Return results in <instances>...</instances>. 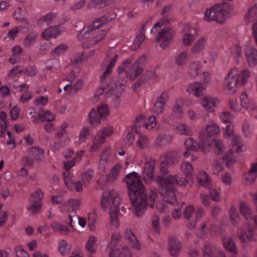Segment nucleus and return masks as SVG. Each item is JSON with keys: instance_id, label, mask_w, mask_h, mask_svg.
Masks as SVG:
<instances>
[{"instance_id": "nucleus-20", "label": "nucleus", "mask_w": 257, "mask_h": 257, "mask_svg": "<svg viewBox=\"0 0 257 257\" xmlns=\"http://www.w3.org/2000/svg\"><path fill=\"white\" fill-rule=\"evenodd\" d=\"M232 147L231 152L228 153L225 155L223 157L224 159L227 160L226 163L228 164L229 162H233L234 161V159L231 157V155L232 154V152H239L241 150L242 148L243 147V144L242 143L241 137L239 136H233L232 137Z\"/></svg>"}, {"instance_id": "nucleus-23", "label": "nucleus", "mask_w": 257, "mask_h": 257, "mask_svg": "<svg viewBox=\"0 0 257 257\" xmlns=\"http://www.w3.org/2000/svg\"><path fill=\"white\" fill-rule=\"evenodd\" d=\"M218 101L217 98L210 96H205L199 100L202 107L208 112H212L214 110L216 103Z\"/></svg>"}, {"instance_id": "nucleus-5", "label": "nucleus", "mask_w": 257, "mask_h": 257, "mask_svg": "<svg viewBox=\"0 0 257 257\" xmlns=\"http://www.w3.org/2000/svg\"><path fill=\"white\" fill-rule=\"evenodd\" d=\"M169 21L168 17L162 18L154 24L153 29L150 30L151 33L154 30L158 32L156 40L157 42H160V46L162 48H165L168 46L174 35V31L170 28L166 27Z\"/></svg>"}, {"instance_id": "nucleus-62", "label": "nucleus", "mask_w": 257, "mask_h": 257, "mask_svg": "<svg viewBox=\"0 0 257 257\" xmlns=\"http://www.w3.org/2000/svg\"><path fill=\"white\" fill-rule=\"evenodd\" d=\"M121 235L118 232H115L112 234L111 236V240L108 244V247L110 248L115 246L118 242L120 240Z\"/></svg>"}, {"instance_id": "nucleus-29", "label": "nucleus", "mask_w": 257, "mask_h": 257, "mask_svg": "<svg viewBox=\"0 0 257 257\" xmlns=\"http://www.w3.org/2000/svg\"><path fill=\"white\" fill-rule=\"evenodd\" d=\"M61 33V31L59 26L50 27L44 31L41 37L45 40H49L53 38H56Z\"/></svg>"}, {"instance_id": "nucleus-45", "label": "nucleus", "mask_w": 257, "mask_h": 257, "mask_svg": "<svg viewBox=\"0 0 257 257\" xmlns=\"http://www.w3.org/2000/svg\"><path fill=\"white\" fill-rule=\"evenodd\" d=\"M38 35V33L36 32H31L27 34L23 42L24 46L29 48L35 42Z\"/></svg>"}, {"instance_id": "nucleus-17", "label": "nucleus", "mask_w": 257, "mask_h": 257, "mask_svg": "<svg viewBox=\"0 0 257 257\" xmlns=\"http://www.w3.org/2000/svg\"><path fill=\"white\" fill-rule=\"evenodd\" d=\"M203 257H226L224 252L219 248L205 244L203 248Z\"/></svg>"}, {"instance_id": "nucleus-58", "label": "nucleus", "mask_w": 257, "mask_h": 257, "mask_svg": "<svg viewBox=\"0 0 257 257\" xmlns=\"http://www.w3.org/2000/svg\"><path fill=\"white\" fill-rule=\"evenodd\" d=\"M109 4L110 3L108 0H92L89 3L88 7L91 8H102L106 6Z\"/></svg>"}, {"instance_id": "nucleus-24", "label": "nucleus", "mask_w": 257, "mask_h": 257, "mask_svg": "<svg viewBox=\"0 0 257 257\" xmlns=\"http://www.w3.org/2000/svg\"><path fill=\"white\" fill-rule=\"evenodd\" d=\"M110 156L111 152L109 148L105 149L100 154L98 165L100 171H105L107 166L110 163Z\"/></svg>"}, {"instance_id": "nucleus-13", "label": "nucleus", "mask_w": 257, "mask_h": 257, "mask_svg": "<svg viewBox=\"0 0 257 257\" xmlns=\"http://www.w3.org/2000/svg\"><path fill=\"white\" fill-rule=\"evenodd\" d=\"M230 70L231 73L235 76L238 84L244 85L248 83L251 75V72L249 69L245 68L239 70L237 67H233Z\"/></svg>"}, {"instance_id": "nucleus-42", "label": "nucleus", "mask_w": 257, "mask_h": 257, "mask_svg": "<svg viewBox=\"0 0 257 257\" xmlns=\"http://www.w3.org/2000/svg\"><path fill=\"white\" fill-rule=\"evenodd\" d=\"M239 210L241 214L246 219H250L252 217V211L249 205L244 202L240 203Z\"/></svg>"}, {"instance_id": "nucleus-28", "label": "nucleus", "mask_w": 257, "mask_h": 257, "mask_svg": "<svg viewBox=\"0 0 257 257\" xmlns=\"http://www.w3.org/2000/svg\"><path fill=\"white\" fill-rule=\"evenodd\" d=\"M245 57L250 67L257 65V50L256 49L251 47H247L245 50Z\"/></svg>"}, {"instance_id": "nucleus-25", "label": "nucleus", "mask_w": 257, "mask_h": 257, "mask_svg": "<svg viewBox=\"0 0 257 257\" xmlns=\"http://www.w3.org/2000/svg\"><path fill=\"white\" fill-rule=\"evenodd\" d=\"M123 236L132 247L138 250L141 249V245L131 229L126 228L123 233Z\"/></svg>"}, {"instance_id": "nucleus-63", "label": "nucleus", "mask_w": 257, "mask_h": 257, "mask_svg": "<svg viewBox=\"0 0 257 257\" xmlns=\"http://www.w3.org/2000/svg\"><path fill=\"white\" fill-rule=\"evenodd\" d=\"M89 135V129L88 127H83L80 131L79 135V145L84 142Z\"/></svg>"}, {"instance_id": "nucleus-44", "label": "nucleus", "mask_w": 257, "mask_h": 257, "mask_svg": "<svg viewBox=\"0 0 257 257\" xmlns=\"http://www.w3.org/2000/svg\"><path fill=\"white\" fill-rule=\"evenodd\" d=\"M102 117L99 114H97V111L93 109L89 114L90 123L93 126H97L101 122V118Z\"/></svg>"}, {"instance_id": "nucleus-6", "label": "nucleus", "mask_w": 257, "mask_h": 257, "mask_svg": "<svg viewBox=\"0 0 257 257\" xmlns=\"http://www.w3.org/2000/svg\"><path fill=\"white\" fill-rule=\"evenodd\" d=\"M205 214L204 210L201 208L195 210L193 205H189L185 207L183 211L184 217L187 220V226L190 229L194 228L196 222L202 218Z\"/></svg>"}, {"instance_id": "nucleus-3", "label": "nucleus", "mask_w": 257, "mask_h": 257, "mask_svg": "<svg viewBox=\"0 0 257 257\" xmlns=\"http://www.w3.org/2000/svg\"><path fill=\"white\" fill-rule=\"evenodd\" d=\"M134 59L130 57L124 60L117 68L118 80L120 86H124L128 79L134 80L143 71L142 65L147 59L146 56L142 55L132 64Z\"/></svg>"}, {"instance_id": "nucleus-19", "label": "nucleus", "mask_w": 257, "mask_h": 257, "mask_svg": "<svg viewBox=\"0 0 257 257\" xmlns=\"http://www.w3.org/2000/svg\"><path fill=\"white\" fill-rule=\"evenodd\" d=\"M173 139V136L170 134L161 133L154 140L153 145L157 148H162L169 145L172 142Z\"/></svg>"}, {"instance_id": "nucleus-40", "label": "nucleus", "mask_w": 257, "mask_h": 257, "mask_svg": "<svg viewBox=\"0 0 257 257\" xmlns=\"http://www.w3.org/2000/svg\"><path fill=\"white\" fill-rule=\"evenodd\" d=\"M257 18V6L254 5L248 9L244 15V20L249 24L253 22Z\"/></svg>"}, {"instance_id": "nucleus-35", "label": "nucleus", "mask_w": 257, "mask_h": 257, "mask_svg": "<svg viewBox=\"0 0 257 257\" xmlns=\"http://www.w3.org/2000/svg\"><path fill=\"white\" fill-rule=\"evenodd\" d=\"M202 68L201 63L195 61L190 64L188 69V74L192 78H194L198 75Z\"/></svg>"}, {"instance_id": "nucleus-61", "label": "nucleus", "mask_w": 257, "mask_h": 257, "mask_svg": "<svg viewBox=\"0 0 257 257\" xmlns=\"http://www.w3.org/2000/svg\"><path fill=\"white\" fill-rule=\"evenodd\" d=\"M229 215L232 225L234 226L236 225L239 221V217L236 209L233 206H231L229 210Z\"/></svg>"}, {"instance_id": "nucleus-1", "label": "nucleus", "mask_w": 257, "mask_h": 257, "mask_svg": "<svg viewBox=\"0 0 257 257\" xmlns=\"http://www.w3.org/2000/svg\"><path fill=\"white\" fill-rule=\"evenodd\" d=\"M127 185L134 214L141 217L147 208L146 189L140 176L135 172L126 175L123 179Z\"/></svg>"}, {"instance_id": "nucleus-15", "label": "nucleus", "mask_w": 257, "mask_h": 257, "mask_svg": "<svg viewBox=\"0 0 257 257\" xmlns=\"http://www.w3.org/2000/svg\"><path fill=\"white\" fill-rule=\"evenodd\" d=\"M168 250L173 257H178L182 248L181 243L175 236H170L168 241Z\"/></svg>"}, {"instance_id": "nucleus-30", "label": "nucleus", "mask_w": 257, "mask_h": 257, "mask_svg": "<svg viewBox=\"0 0 257 257\" xmlns=\"http://www.w3.org/2000/svg\"><path fill=\"white\" fill-rule=\"evenodd\" d=\"M109 257H133L129 247L124 246L120 249H114L109 253Z\"/></svg>"}, {"instance_id": "nucleus-34", "label": "nucleus", "mask_w": 257, "mask_h": 257, "mask_svg": "<svg viewBox=\"0 0 257 257\" xmlns=\"http://www.w3.org/2000/svg\"><path fill=\"white\" fill-rule=\"evenodd\" d=\"M224 247L230 252L235 253L237 252L236 246L230 236H226L222 238Z\"/></svg>"}, {"instance_id": "nucleus-27", "label": "nucleus", "mask_w": 257, "mask_h": 257, "mask_svg": "<svg viewBox=\"0 0 257 257\" xmlns=\"http://www.w3.org/2000/svg\"><path fill=\"white\" fill-rule=\"evenodd\" d=\"M165 163L169 165H175L178 163L180 160V155L177 150H170L167 151L163 155Z\"/></svg>"}, {"instance_id": "nucleus-37", "label": "nucleus", "mask_w": 257, "mask_h": 257, "mask_svg": "<svg viewBox=\"0 0 257 257\" xmlns=\"http://www.w3.org/2000/svg\"><path fill=\"white\" fill-rule=\"evenodd\" d=\"M207 39L204 38L199 39L191 49V53L192 54L199 53L204 49L206 44Z\"/></svg>"}, {"instance_id": "nucleus-36", "label": "nucleus", "mask_w": 257, "mask_h": 257, "mask_svg": "<svg viewBox=\"0 0 257 257\" xmlns=\"http://www.w3.org/2000/svg\"><path fill=\"white\" fill-rule=\"evenodd\" d=\"M29 155L33 156L36 160L42 161L44 159V152L39 147H32L29 149L28 151Z\"/></svg>"}, {"instance_id": "nucleus-46", "label": "nucleus", "mask_w": 257, "mask_h": 257, "mask_svg": "<svg viewBox=\"0 0 257 257\" xmlns=\"http://www.w3.org/2000/svg\"><path fill=\"white\" fill-rule=\"evenodd\" d=\"M38 117L42 121H52L55 118V114L48 110H42L38 113Z\"/></svg>"}, {"instance_id": "nucleus-26", "label": "nucleus", "mask_w": 257, "mask_h": 257, "mask_svg": "<svg viewBox=\"0 0 257 257\" xmlns=\"http://www.w3.org/2000/svg\"><path fill=\"white\" fill-rule=\"evenodd\" d=\"M70 223L68 225L61 224L57 222H53L51 224V227L55 232H59L63 234H67L69 233L73 228L71 224L72 221V216L69 215Z\"/></svg>"}, {"instance_id": "nucleus-16", "label": "nucleus", "mask_w": 257, "mask_h": 257, "mask_svg": "<svg viewBox=\"0 0 257 257\" xmlns=\"http://www.w3.org/2000/svg\"><path fill=\"white\" fill-rule=\"evenodd\" d=\"M168 99V93L166 91L162 92L154 104L153 112L157 114L162 113Z\"/></svg>"}, {"instance_id": "nucleus-7", "label": "nucleus", "mask_w": 257, "mask_h": 257, "mask_svg": "<svg viewBox=\"0 0 257 257\" xmlns=\"http://www.w3.org/2000/svg\"><path fill=\"white\" fill-rule=\"evenodd\" d=\"M119 207V201L116 192L113 190H105L101 196V207L103 211L108 208L111 210L112 208Z\"/></svg>"}, {"instance_id": "nucleus-18", "label": "nucleus", "mask_w": 257, "mask_h": 257, "mask_svg": "<svg viewBox=\"0 0 257 257\" xmlns=\"http://www.w3.org/2000/svg\"><path fill=\"white\" fill-rule=\"evenodd\" d=\"M80 204L81 201L79 199H70L62 204L59 209L61 212H69L75 214V211L79 208Z\"/></svg>"}, {"instance_id": "nucleus-48", "label": "nucleus", "mask_w": 257, "mask_h": 257, "mask_svg": "<svg viewBox=\"0 0 257 257\" xmlns=\"http://www.w3.org/2000/svg\"><path fill=\"white\" fill-rule=\"evenodd\" d=\"M118 58V55L113 51H108L106 56L105 62L109 61V63L107 67L112 69L114 67L116 61Z\"/></svg>"}, {"instance_id": "nucleus-9", "label": "nucleus", "mask_w": 257, "mask_h": 257, "mask_svg": "<svg viewBox=\"0 0 257 257\" xmlns=\"http://www.w3.org/2000/svg\"><path fill=\"white\" fill-rule=\"evenodd\" d=\"M68 19L67 17H58L56 13L50 12L43 17H41L39 20V23L41 25L44 24L51 25L55 24V26H59L68 21Z\"/></svg>"}, {"instance_id": "nucleus-14", "label": "nucleus", "mask_w": 257, "mask_h": 257, "mask_svg": "<svg viewBox=\"0 0 257 257\" xmlns=\"http://www.w3.org/2000/svg\"><path fill=\"white\" fill-rule=\"evenodd\" d=\"M237 82L235 76L231 73V70L224 79L223 88L226 93L232 95L237 91Z\"/></svg>"}, {"instance_id": "nucleus-54", "label": "nucleus", "mask_w": 257, "mask_h": 257, "mask_svg": "<svg viewBox=\"0 0 257 257\" xmlns=\"http://www.w3.org/2000/svg\"><path fill=\"white\" fill-rule=\"evenodd\" d=\"M195 41L194 36L190 32H184L182 34V42L185 46H190Z\"/></svg>"}, {"instance_id": "nucleus-52", "label": "nucleus", "mask_w": 257, "mask_h": 257, "mask_svg": "<svg viewBox=\"0 0 257 257\" xmlns=\"http://www.w3.org/2000/svg\"><path fill=\"white\" fill-rule=\"evenodd\" d=\"M181 171L186 176H191L193 172V167L188 162H182L180 167Z\"/></svg>"}, {"instance_id": "nucleus-11", "label": "nucleus", "mask_w": 257, "mask_h": 257, "mask_svg": "<svg viewBox=\"0 0 257 257\" xmlns=\"http://www.w3.org/2000/svg\"><path fill=\"white\" fill-rule=\"evenodd\" d=\"M219 133L220 128L218 125L212 122L207 124L205 128L200 132L199 138L200 141L204 143L208 140L209 137L218 135Z\"/></svg>"}, {"instance_id": "nucleus-64", "label": "nucleus", "mask_w": 257, "mask_h": 257, "mask_svg": "<svg viewBox=\"0 0 257 257\" xmlns=\"http://www.w3.org/2000/svg\"><path fill=\"white\" fill-rule=\"evenodd\" d=\"M220 118L223 123H231L233 121V116L230 112L223 111L220 114Z\"/></svg>"}, {"instance_id": "nucleus-51", "label": "nucleus", "mask_w": 257, "mask_h": 257, "mask_svg": "<svg viewBox=\"0 0 257 257\" xmlns=\"http://www.w3.org/2000/svg\"><path fill=\"white\" fill-rule=\"evenodd\" d=\"M64 183L71 190H73V175L69 171H66L63 173Z\"/></svg>"}, {"instance_id": "nucleus-47", "label": "nucleus", "mask_w": 257, "mask_h": 257, "mask_svg": "<svg viewBox=\"0 0 257 257\" xmlns=\"http://www.w3.org/2000/svg\"><path fill=\"white\" fill-rule=\"evenodd\" d=\"M176 132L181 135L190 136L192 132L190 127L185 124L179 123L176 126Z\"/></svg>"}, {"instance_id": "nucleus-57", "label": "nucleus", "mask_w": 257, "mask_h": 257, "mask_svg": "<svg viewBox=\"0 0 257 257\" xmlns=\"http://www.w3.org/2000/svg\"><path fill=\"white\" fill-rule=\"evenodd\" d=\"M121 169L122 166L120 164H117L114 165L111 169L110 172L108 175V177L106 179L107 181L108 182L110 178H112L113 180L117 178L119 175V173L121 170Z\"/></svg>"}, {"instance_id": "nucleus-21", "label": "nucleus", "mask_w": 257, "mask_h": 257, "mask_svg": "<svg viewBox=\"0 0 257 257\" xmlns=\"http://www.w3.org/2000/svg\"><path fill=\"white\" fill-rule=\"evenodd\" d=\"M206 88V85L202 82H194L187 86L186 90L189 94L198 97L203 95V91Z\"/></svg>"}, {"instance_id": "nucleus-33", "label": "nucleus", "mask_w": 257, "mask_h": 257, "mask_svg": "<svg viewBox=\"0 0 257 257\" xmlns=\"http://www.w3.org/2000/svg\"><path fill=\"white\" fill-rule=\"evenodd\" d=\"M197 179L199 183L203 186L209 187L211 182L207 173L203 170H200L198 172Z\"/></svg>"}, {"instance_id": "nucleus-22", "label": "nucleus", "mask_w": 257, "mask_h": 257, "mask_svg": "<svg viewBox=\"0 0 257 257\" xmlns=\"http://www.w3.org/2000/svg\"><path fill=\"white\" fill-rule=\"evenodd\" d=\"M228 46L231 55L234 58H237L241 55L242 49L237 38H230L228 41Z\"/></svg>"}, {"instance_id": "nucleus-32", "label": "nucleus", "mask_w": 257, "mask_h": 257, "mask_svg": "<svg viewBox=\"0 0 257 257\" xmlns=\"http://www.w3.org/2000/svg\"><path fill=\"white\" fill-rule=\"evenodd\" d=\"M136 141L137 146L141 149H145L149 148L150 141L149 138L146 135L141 133H137Z\"/></svg>"}, {"instance_id": "nucleus-4", "label": "nucleus", "mask_w": 257, "mask_h": 257, "mask_svg": "<svg viewBox=\"0 0 257 257\" xmlns=\"http://www.w3.org/2000/svg\"><path fill=\"white\" fill-rule=\"evenodd\" d=\"M106 22V20L101 18L93 22V24L89 26L85 31H81L78 37L82 40L83 47L92 46L104 38L107 31L105 30H99L98 28Z\"/></svg>"}, {"instance_id": "nucleus-49", "label": "nucleus", "mask_w": 257, "mask_h": 257, "mask_svg": "<svg viewBox=\"0 0 257 257\" xmlns=\"http://www.w3.org/2000/svg\"><path fill=\"white\" fill-rule=\"evenodd\" d=\"M216 5L207 9L204 13V19L205 21L210 22L216 20Z\"/></svg>"}, {"instance_id": "nucleus-8", "label": "nucleus", "mask_w": 257, "mask_h": 257, "mask_svg": "<svg viewBox=\"0 0 257 257\" xmlns=\"http://www.w3.org/2000/svg\"><path fill=\"white\" fill-rule=\"evenodd\" d=\"M234 10L232 6L228 4H217L216 8V20L217 22L223 24L225 22Z\"/></svg>"}, {"instance_id": "nucleus-43", "label": "nucleus", "mask_w": 257, "mask_h": 257, "mask_svg": "<svg viewBox=\"0 0 257 257\" xmlns=\"http://www.w3.org/2000/svg\"><path fill=\"white\" fill-rule=\"evenodd\" d=\"M29 201L30 205L28 207L29 212L32 215L38 213L41 210V203L34 201V200H32V198L30 199Z\"/></svg>"}, {"instance_id": "nucleus-59", "label": "nucleus", "mask_w": 257, "mask_h": 257, "mask_svg": "<svg viewBox=\"0 0 257 257\" xmlns=\"http://www.w3.org/2000/svg\"><path fill=\"white\" fill-rule=\"evenodd\" d=\"M242 132L246 137H250L253 135V127L247 121L243 122L242 126Z\"/></svg>"}, {"instance_id": "nucleus-41", "label": "nucleus", "mask_w": 257, "mask_h": 257, "mask_svg": "<svg viewBox=\"0 0 257 257\" xmlns=\"http://www.w3.org/2000/svg\"><path fill=\"white\" fill-rule=\"evenodd\" d=\"M119 212V207H115V208H112L111 210H109L111 224L115 228H118L119 225L118 216Z\"/></svg>"}, {"instance_id": "nucleus-56", "label": "nucleus", "mask_w": 257, "mask_h": 257, "mask_svg": "<svg viewBox=\"0 0 257 257\" xmlns=\"http://www.w3.org/2000/svg\"><path fill=\"white\" fill-rule=\"evenodd\" d=\"M96 237L94 236H90L86 244L87 250L91 252L94 253L96 250Z\"/></svg>"}, {"instance_id": "nucleus-55", "label": "nucleus", "mask_w": 257, "mask_h": 257, "mask_svg": "<svg viewBox=\"0 0 257 257\" xmlns=\"http://www.w3.org/2000/svg\"><path fill=\"white\" fill-rule=\"evenodd\" d=\"M210 169L213 175H218L221 172L223 171V167L218 160H215L211 165Z\"/></svg>"}, {"instance_id": "nucleus-31", "label": "nucleus", "mask_w": 257, "mask_h": 257, "mask_svg": "<svg viewBox=\"0 0 257 257\" xmlns=\"http://www.w3.org/2000/svg\"><path fill=\"white\" fill-rule=\"evenodd\" d=\"M189 60V54L187 51L178 53L174 58L175 64L178 66H185Z\"/></svg>"}, {"instance_id": "nucleus-50", "label": "nucleus", "mask_w": 257, "mask_h": 257, "mask_svg": "<svg viewBox=\"0 0 257 257\" xmlns=\"http://www.w3.org/2000/svg\"><path fill=\"white\" fill-rule=\"evenodd\" d=\"M184 145L187 150L196 151H197L201 146H203V144L201 145L194 141L192 138H189L186 140L184 142Z\"/></svg>"}, {"instance_id": "nucleus-39", "label": "nucleus", "mask_w": 257, "mask_h": 257, "mask_svg": "<svg viewBox=\"0 0 257 257\" xmlns=\"http://www.w3.org/2000/svg\"><path fill=\"white\" fill-rule=\"evenodd\" d=\"M182 101L181 99H177L172 108L173 114L178 118H181L183 116V110L182 107Z\"/></svg>"}, {"instance_id": "nucleus-10", "label": "nucleus", "mask_w": 257, "mask_h": 257, "mask_svg": "<svg viewBox=\"0 0 257 257\" xmlns=\"http://www.w3.org/2000/svg\"><path fill=\"white\" fill-rule=\"evenodd\" d=\"M237 234L241 241L247 240H253L255 238V231L253 227L249 223H245L243 228L237 229Z\"/></svg>"}, {"instance_id": "nucleus-2", "label": "nucleus", "mask_w": 257, "mask_h": 257, "mask_svg": "<svg viewBox=\"0 0 257 257\" xmlns=\"http://www.w3.org/2000/svg\"><path fill=\"white\" fill-rule=\"evenodd\" d=\"M155 181L159 185V192L163 196V200L169 203L176 202L175 189L176 186H184L187 180L181 174L170 175L166 177L157 176Z\"/></svg>"}, {"instance_id": "nucleus-53", "label": "nucleus", "mask_w": 257, "mask_h": 257, "mask_svg": "<svg viewBox=\"0 0 257 257\" xmlns=\"http://www.w3.org/2000/svg\"><path fill=\"white\" fill-rule=\"evenodd\" d=\"M58 245L59 250L62 255L68 253L71 250V244L64 239L59 241Z\"/></svg>"}, {"instance_id": "nucleus-38", "label": "nucleus", "mask_w": 257, "mask_h": 257, "mask_svg": "<svg viewBox=\"0 0 257 257\" xmlns=\"http://www.w3.org/2000/svg\"><path fill=\"white\" fill-rule=\"evenodd\" d=\"M210 145L215 154L219 155L222 154L225 148L222 142L218 139H213L210 142Z\"/></svg>"}, {"instance_id": "nucleus-60", "label": "nucleus", "mask_w": 257, "mask_h": 257, "mask_svg": "<svg viewBox=\"0 0 257 257\" xmlns=\"http://www.w3.org/2000/svg\"><path fill=\"white\" fill-rule=\"evenodd\" d=\"M145 36L144 33H141L139 35L137 36L131 46L132 50H135L138 49L145 40Z\"/></svg>"}, {"instance_id": "nucleus-12", "label": "nucleus", "mask_w": 257, "mask_h": 257, "mask_svg": "<svg viewBox=\"0 0 257 257\" xmlns=\"http://www.w3.org/2000/svg\"><path fill=\"white\" fill-rule=\"evenodd\" d=\"M156 161L150 159L145 164L144 169L142 172V176L144 181L147 184H150L154 179V171Z\"/></svg>"}]
</instances>
